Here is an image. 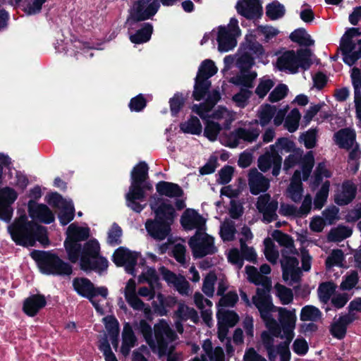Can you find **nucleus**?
<instances>
[{
  "instance_id": "obj_36",
  "label": "nucleus",
  "mask_w": 361,
  "mask_h": 361,
  "mask_svg": "<svg viewBox=\"0 0 361 361\" xmlns=\"http://www.w3.org/2000/svg\"><path fill=\"white\" fill-rule=\"evenodd\" d=\"M334 140L341 148L350 149L355 144V132L350 128L341 129L335 133Z\"/></svg>"
},
{
  "instance_id": "obj_53",
  "label": "nucleus",
  "mask_w": 361,
  "mask_h": 361,
  "mask_svg": "<svg viewBox=\"0 0 361 361\" xmlns=\"http://www.w3.org/2000/svg\"><path fill=\"white\" fill-rule=\"evenodd\" d=\"M241 87L240 92L233 96L232 100L238 107L244 108L247 105L252 92L250 87Z\"/></svg>"
},
{
  "instance_id": "obj_49",
  "label": "nucleus",
  "mask_w": 361,
  "mask_h": 361,
  "mask_svg": "<svg viewBox=\"0 0 361 361\" xmlns=\"http://www.w3.org/2000/svg\"><path fill=\"white\" fill-rule=\"evenodd\" d=\"M300 118L301 115L299 110L297 109H292L284 121V127L290 133L296 131L299 126Z\"/></svg>"
},
{
  "instance_id": "obj_64",
  "label": "nucleus",
  "mask_w": 361,
  "mask_h": 361,
  "mask_svg": "<svg viewBox=\"0 0 361 361\" xmlns=\"http://www.w3.org/2000/svg\"><path fill=\"white\" fill-rule=\"evenodd\" d=\"M238 300V295L234 291H229L220 299L218 307L219 308L232 307Z\"/></svg>"
},
{
  "instance_id": "obj_6",
  "label": "nucleus",
  "mask_w": 361,
  "mask_h": 361,
  "mask_svg": "<svg viewBox=\"0 0 361 361\" xmlns=\"http://www.w3.org/2000/svg\"><path fill=\"white\" fill-rule=\"evenodd\" d=\"M272 237L279 244L283 247L281 250V264L283 271V279L290 283L299 281L301 271L298 267L297 259L298 255L295 249L293 239L287 234L276 230L272 233Z\"/></svg>"
},
{
  "instance_id": "obj_13",
  "label": "nucleus",
  "mask_w": 361,
  "mask_h": 361,
  "mask_svg": "<svg viewBox=\"0 0 361 361\" xmlns=\"http://www.w3.org/2000/svg\"><path fill=\"white\" fill-rule=\"evenodd\" d=\"M73 286L75 290L81 296L87 298L97 312L104 314V309L99 304L100 300H97L96 297L100 295L103 300L108 296V289L105 286L95 288L94 284L87 279L76 278L73 281Z\"/></svg>"
},
{
  "instance_id": "obj_12",
  "label": "nucleus",
  "mask_w": 361,
  "mask_h": 361,
  "mask_svg": "<svg viewBox=\"0 0 361 361\" xmlns=\"http://www.w3.org/2000/svg\"><path fill=\"white\" fill-rule=\"evenodd\" d=\"M32 257L38 262L41 271L47 274L69 275L71 267L56 255L47 252H32Z\"/></svg>"
},
{
  "instance_id": "obj_34",
  "label": "nucleus",
  "mask_w": 361,
  "mask_h": 361,
  "mask_svg": "<svg viewBox=\"0 0 361 361\" xmlns=\"http://www.w3.org/2000/svg\"><path fill=\"white\" fill-rule=\"evenodd\" d=\"M220 97L219 92L217 90H213L209 93L205 103L194 104L192 106V111L199 115L202 119H204L212 107L220 99Z\"/></svg>"
},
{
  "instance_id": "obj_46",
  "label": "nucleus",
  "mask_w": 361,
  "mask_h": 361,
  "mask_svg": "<svg viewBox=\"0 0 361 361\" xmlns=\"http://www.w3.org/2000/svg\"><path fill=\"white\" fill-rule=\"evenodd\" d=\"M352 229L348 226H338L332 228L328 235V239L333 242H341L352 235Z\"/></svg>"
},
{
  "instance_id": "obj_7",
  "label": "nucleus",
  "mask_w": 361,
  "mask_h": 361,
  "mask_svg": "<svg viewBox=\"0 0 361 361\" xmlns=\"http://www.w3.org/2000/svg\"><path fill=\"white\" fill-rule=\"evenodd\" d=\"M148 166L145 161L138 163L132 170L130 174V185L126 195L127 206L135 212L140 213L145 207L146 204L141 202L145 199V189L151 190L150 183H145L148 177Z\"/></svg>"
},
{
  "instance_id": "obj_22",
  "label": "nucleus",
  "mask_w": 361,
  "mask_h": 361,
  "mask_svg": "<svg viewBox=\"0 0 361 361\" xmlns=\"http://www.w3.org/2000/svg\"><path fill=\"white\" fill-rule=\"evenodd\" d=\"M18 198L17 192L10 188L5 187L0 190V219L9 222L13 216L12 204Z\"/></svg>"
},
{
  "instance_id": "obj_60",
  "label": "nucleus",
  "mask_w": 361,
  "mask_h": 361,
  "mask_svg": "<svg viewBox=\"0 0 361 361\" xmlns=\"http://www.w3.org/2000/svg\"><path fill=\"white\" fill-rule=\"evenodd\" d=\"M275 290L276 296L279 298L282 304L288 305L293 301V294L290 288L277 283L275 286Z\"/></svg>"
},
{
  "instance_id": "obj_26",
  "label": "nucleus",
  "mask_w": 361,
  "mask_h": 361,
  "mask_svg": "<svg viewBox=\"0 0 361 361\" xmlns=\"http://www.w3.org/2000/svg\"><path fill=\"white\" fill-rule=\"evenodd\" d=\"M182 226L188 231L195 229L196 231L206 230V219L196 210L187 209L181 216Z\"/></svg>"
},
{
  "instance_id": "obj_35",
  "label": "nucleus",
  "mask_w": 361,
  "mask_h": 361,
  "mask_svg": "<svg viewBox=\"0 0 361 361\" xmlns=\"http://www.w3.org/2000/svg\"><path fill=\"white\" fill-rule=\"evenodd\" d=\"M46 299L42 295H32L28 297L23 303V310L29 316H35L46 305Z\"/></svg>"
},
{
  "instance_id": "obj_2",
  "label": "nucleus",
  "mask_w": 361,
  "mask_h": 361,
  "mask_svg": "<svg viewBox=\"0 0 361 361\" xmlns=\"http://www.w3.org/2000/svg\"><path fill=\"white\" fill-rule=\"evenodd\" d=\"M277 311L281 332L276 335L272 331H263L261 334L262 345L270 361H275L278 355L280 361H290L289 345L295 336L294 330L297 320L295 310L277 307Z\"/></svg>"
},
{
  "instance_id": "obj_24",
  "label": "nucleus",
  "mask_w": 361,
  "mask_h": 361,
  "mask_svg": "<svg viewBox=\"0 0 361 361\" xmlns=\"http://www.w3.org/2000/svg\"><path fill=\"white\" fill-rule=\"evenodd\" d=\"M257 208L263 214V221L270 223L274 221L276 217V211L279 207L278 201L273 200L269 194L260 195L257 198Z\"/></svg>"
},
{
  "instance_id": "obj_43",
  "label": "nucleus",
  "mask_w": 361,
  "mask_h": 361,
  "mask_svg": "<svg viewBox=\"0 0 361 361\" xmlns=\"http://www.w3.org/2000/svg\"><path fill=\"white\" fill-rule=\"evenodd\" d=\"M180 130L184 133L200 135L202 127L200 120L195 116H191L186 121L180 125Z\"/></svg>"
},
{
  "instance_id": "obj_58",
  "label": "nucleus",
  "mask_w": 361,
  "mask_h": 361,
  "mask_svg": "<svg viewBox=\"0 0 361 361\" xmlns=\"http://www.w3.org/2000/svg\"><path fill=\"white\" fill-rule=\"evenodd\" d=\"M336 290V286L332 282L322 283L318 288V295L322 302L326 303Z\"/></svg>"
},
{
  "instance_id": "obj_29",
  "label": "nucleus",
  "mask_w": 361,
  "mask_h": 361,
  "mask_svg": "<svg viewBox=\"0 0 361 361\" xmlns=\"http://www.w3.org/2000/svg\"><path fill=\"white\" fill-rule=\"evenodd\" d=\"M356 192L357 186L353 182L344 181L336 192L334 201L338 205H347L354 200Z\"/></svg>"
},
{
  "instance_id": "obj_44",
  "label": "nucleus",
  "mask_w": 361,
  "mask_h": 361,
  "mask_svg": "<svg viewBox=\"0 0 361 361\" xmlns=\"http://www.w3.org/2000/svg\"><path fill=\"white\" fill-rule=\"evenodd\" d=\"M241 234L244 236V238H240V240L241 251L245 255L247 260H254L256 258V253L254 249L245 245V241L251 239L252 233L249 228L245 226L242 228Z\"/></svg>"
},
{
  "instance_id": "obj_17",
  "label": "nucleus",
  "mask_w": 361,
  "mask_h": 361,
  "mask_svg": "<svg viewBox=\"0 0 361 361\" xmlns=\"http://www.w3.org/2000/svg\"><path fill=\"white\" fill-rule=\"evenodd\" d=\"M240 35L241 31L238 26V20L235 18H231L227 25L218 27L216 37L218 50L221 52H227L232 50L236 47V39Z\"/></svg>"
},
{
  "instance_id": "obj_51",
  "label": "nucleus",
  "mask_w": 361,
  "mask_h": 361,
  "mask_svg": "<svg viewBox=\"0 0 361 361\" xmlns=\"http://www.w3.org/2000/svg\"><path fill=\"white\" fill-rule=\"evenodd\" d=\"M285 7L278 1H273L266 7V14L272 20L282 18L285 14Z\"/></svg>"
},
{
  "instance_id": "obj_39",
  "label": "nucleus",
  "mask_w": 361,
  "mask_h": 361,
  "mask_svg": "<svg viewBox=\"0 0 361 361\" xmlns=\"http://www.w3.org/2000/svg\"><path fill=\"white\" fill-rule=\"evenodd\" d=\"M106 331L108 332L111 343L114 348L118 347V336L119 333V324L118 320L114 316H107L103 318Z\"/></svg>"
},
{
  "instance_id": "obj_21",
  "label": "nucleus",
  "mask_w": 361,
  "mask_h": 361,
  "mask_svg": "<svg viewBox=\"0 0 361 361\" xmlns=\"http://www.w3.org/2000/svg\"><path fill=\"white\" fill-rule=\"evenodd\" d=\"M47 201L60 209L59 219L63 226L67 225L73 219L75 209L71 200H65L59 194L54 192L49 195Z\"/></svg>"
},
{
  "instance_id": "obj_10",
  "label": "nucleus",
  "mask_w": 361,
  "mask_h": 361,
  "mask_svg": "<svg viewBox=\"0 0 361 361\" xmlns=\"http://www.w3.org/2000/svg\"><path fill=\"white\" fill-rule=\"evenodd\" d=\"M314 164V158L312 152H308L301 160L302 177L301 171H295L289 186L287 188V197L295 202L301 200L303 188L301 180H307L312 172V167Z\"/></svg>"
},
{
  "instance_id": "obj_41",
  "label": "nucleus",
  "mask_w": 361,
  "mask_h": 361,
  "mask_svg": "<svg viewBox=\"0 0 361 361\" xmlns=\"http://www.w3.org/2000/svg\"><path fill=\"white\" fill-rule=\"evenodd\" d=\"M289 37L292 42L303 47H310L314 45V41L304 28L295 30L290 33Z\"/></svg>"
},
{
  "instance_id": "obj_15",
  "label": "nucleus",
  "mask_w": 361,
  "mask_h": 361,
  "mask_svg": "<svg viewBox=\"0 0 361 361\" xmlns=\"http://www.w3.org/2000/svg\"><path fill=\"white\" fill-rule=\"evenodd\" d=\"M204 134L211 141L216 140L221 126L228 128L233 121L232 113L224 107H219L210 116L207 115Z\"/></svg>"
},
{
  "instance_id": "obj_5",
  "label": "nucleus",
  "mask_w": 361,
  "mask_h": 361,
  "mask_svg": "<svg viewBox=\"0 0 361 361\" xmlns=\"http://www.w3.org/2000/svg\"><path fill=\"white\" fill-rule=\"evenodd\" d=\"M137 329L152 351L158 354L169 352L173 347V341L177 338L176 334L164 319L159 320L154 325V334L151 326L145 320L140 321Z\"/></svg>"
},
{
  "instance_id": "obj_57",
  "label": "nucleus",
  "mask_w": 361,
  "mask_h": 361,
  "mask_svg": "<svg viewBox=\"0 0 361 361\" xmlns=\"http://www.w3.org/2000/svg\"><path fill=\"white\" fill-rule=\"evenodd\" d=\"M359 281L358 274L356 271L352 270L343 276L340 288L343 290H350L357 284Z\"/></svg>"
},
{
  "instance_id": "obj_52",
  "label": "nucleus",
  "mask_w": 361,
  "mask_h": 361,
  "mask_svg": "<svg viewBox=\"0 0 361 361\" xmlns=\"http://www.w3.org/2000/svg\"><path fill=\"white\" fill-rule=\"evenodd\" d=\"M331 172L326 168L324 162L319 163L314 171L311 185L312 187L318 186L324 178H330Z\"/></svg>"
},
{
  "instance_id": "obj_61",
  "label": "nucleus",
  "mask_w": 361,
  "mask_h": 361,
  "mask_svg": "<svg viewBox=\"0 0 361 361\" xmlns=\"http://www.w3.org/2000/svg\"><path fill=\"white\" fill-rule=\"evenodd\" d=\"M216 281V276L214 273L208 274L203 281L202 290L209 298H212L214 293V285Z\"/></svg>"
},
{
  "instance_id": "obj_23",
  "label": "nucleus",
  "mask_w": 361,
  "mask_h": 361,
  "mask_svg": "<svg viewBox=\"0 0 361 361\" xmlns=\"http://www.w3.org/2000/svg\"><path fill=\"white\" fill-rule=\"evenodd\" d=\"M138 253L124 247L116 249L113 255V262L118 267L124 266L126 271L135 275L134 267L137 263Z\"/></svg>"
},
{
  "instance_id": "obj_54",
  "label": "nucleus",
  "mask_w": 361,
  "mask_h": 361,
  "mask_svg": "<svg viewBox=\"0 0 361 361\" xmlns=\"http://www.w3.org/2000/svg\"><path fill=\"white\" fill-rule=\"evenodd\" d=\"M236 232L235 224L230 220L225 221L220 228V235L224 241H231L234 239Z\"/></svg>"
},
{
  "instance_id": "obj_4",
  "label": "nucleus",
  "mask_w": 361,
  "mask_h": 361,
  "mask_svg": "<svg viewBox=\"0 0 361 361\" xmlns=\"http://www.w3.org/2000/svg\"><path fill=\"white\" fill-rule=\"evenodd\" d=\"M12 240L23 246H33L36 241L46 245L49 243L45 227L29 221L25 214L20 215L8 226Z\"/></svg>"
},
{
  "instance_id": "obj_30",
  "label": "nucleus",
  "mask_w": 361,
  "mask_h": 361,
  "mask_svg": "<svg viewBox=\"0 0 361 361\" xmlns=\"http://www.w3.org/2000/svg\"><path fill=\"white\" fill-rule=\"evenodd\" d=\"M175 315L178 319V320L175 322V326L179 334L183 332V322L190 319L193 323H197L199 319L197 312L195 309L188 307L184 303L178 304V307L175 312Z\"/></svg>"
},
{
  "instance_id": "obj_63",
  "label": "nucleus",
  "mask_w": 361,
  "mask_h": 361,
  "mask_svg": "<svg viewBox=\"0 0 361 361\" xmlns=\"http://www.w3.org/2000/svg\"><path fill=\"white\" fill-rule=\"evenodd\" d=\"M344 260V255L341 250H334L326 260V265L328 269L334 266L341 267Z\"/></svg>"
},
{
  "instance_id": "obj_16",
  "label": "nucleus",
  "mask_w": 361,
  "mask_h": 361,
  "mask_svg": "<svg viewBox=\"0 0 361 361\" xmlns=\"http://www.w3.org/2000/svg\"><path fill=\"white\" fill-rule=\"evenodd\" d=\"M218 68L213 61L204 60L200 65L195 79L193 97L200 101L205 97L211 86L209 78L217 73Z\"/></svg>"
},
{
  "instance_id": "obj_19",
  "label": "nucleus",
  "mask_w": 361,
  "mask_h": 361,
  "mask_svg": "<svg viewBox=\"0 0 361 361\" xmlns=\"http://www.w3.org/2000/svg\"><path fill=\"white\" fill-rule=\"evenodd\" d=\"M259 135V130L252 126L241 127L235 129L229 135L221 138V142L229 147H236L242 142H252Z\"/></svg>"
},
{
  "instance_id": "obj_47",
  "label": "nucleus",
  "mask_w": 361,
  "mask_h": 361,
  "mask_svg": "<svg viewBox=\"0 0 361 361\" xmlns=\"http://www.w3.org/2000/svg\"><path fill=\"white\" fill-rule=\"evenodd\" d=\"M276 108L270 104L262 105L258 110V117L262 126H267L276 114Z\"/></svg>"
},
{
  "instance_id": "obj_59",
  "label": "nucleus",
  "mask_w": 361,
  "mask_h": 361,
  "mask_svg": "<svg viewBox=\"0 0 361 361\" xmlns=\"http://www.w3.org/2000/svg\"><path fill=\"white\" fill-rule=\"evenodd\" d=\"M293 142L284 137L278 139L275 144L269 146V149L271 150L277 152L279 154H282L283 152H289L293 149Z\"/></svg>"
},
{
  "instance_id": "obj_38",
  "label": "nucleus",
  "mask_w": 361,
  "mask_h": 361,
  "mask_svg": "<svg viewBox=\"0 0 361 361\" xmlns=\"http://www.w3.org/2000/svg\"><path fill=\"white\" fill-rule=\"evenodd\" d=\"M157 192L162 196H166L170 198L180 197L183 195V190L175 183L160 181L156 185Z\"/></svg>"
},
{
  "instance_id": "obj_37",
  "label": "nucleus",
  "mask_w": 361,
  "mask_h": 361,
  "mask_svg": "<svg viewBox=\"0 0 361 361\" xmlns=\"http://www.w3.org/2000/svg\"><path fill=\"white\" fill-rule=\"evenodd\" d=\"M136 341L137 339L131 326L128 323L126 324L122 332L121 353L124 356L128 355L131 349L135 346Z\"/></svg>"
},
{
  "instance_id": "obj_62",
  "label": "nucleus",
  "mask_w": 361,
  "mask_h": 361,
  "mask_svg": "<svg viewBox=\"0 0 361 361\" xmlns=\"http://www.w3.org/2000/svg\"><path fill=\"white\" fill-rule=\"evenodd\" d=\"M128 304L136 311H142L145 314L150 312V307L148 305L145 304L137 296V295L130 296L126 298Z\"/></svg>"
},
{
  "instance_id": "obj_8",
  "label": "nucleus",
  "mask_w": 361,
  "mask_h": 361,
  "mask_svg": "<svg viewBox=\"0 0 361 361\" xmlns=\"http://www.w3.org/2000/svg\"><path fill=\"white\" fill-rule=\"evenodd\" d=\"M312 52L309 49H299L297 51H286L280 54L276 61V67L281 71L296 73L300 68L307 70L312 64Z\"/></svg>"
},
{
  "instance_id": "obj_18",
  "label": "nucleus",
  "mask_w": 361,
  "mask_h": 361,
  "mask_svg": "<svg viewBox=\"0 0 361 361\" xmlns=\"http://www.w3.org/2000/svg\"><path fill=\"white\" fill-rule=\"evenodd\" d=\"M189 245L195 258H201L217 252L214 245V238L205 231H196L189 240Z\"/></svg>"
},
{
  "instance_id": "obj_9",
  "label": "nucleus",
  "mask_w": 361,
  "mask_h": 361,
  "mask_svg": "<svg viewBox=\"0 0 361 361\" xmlns=\"http://www.w3.org/2000/svg\"><path fill=\"white\" fill-rule=\"evenodd\" d=\"M269 286L270 285H267L262 286V288H258L256 295L252 298V303L260 312L261 317L264 322L266 327L269 331H272L274 334L279 335L281 332L279 323L271 314L274 307L269 295Z\"/></svg>"
},
{
  "instance_id": "obj_56",
  "label": "nucleus",
  "mask_w": 361,
  "mask_h": 361,
  "mask_svg": "<svg viewBox=\"0 0 361 361\" xmlns=\"http://www.w3.org/2000/svg\"><path fill=\"white\" fill-rule=\"evenodd\" d=\"M329 181L326 180L322 184L320 190L317 193L314 200V204L316 209H322V207L326 203L327 197L329 196Z\"/></svg>"
},
{
  "instance_id": "obj_45",
  "label": "nucleus",
  "mask_w": 361,
  "mask_h": 361,
  "mask_svg": "<svg viewBox=\"0 0 361 361\" xmlns=\"http://www.w3.org/2000/svg\"><path fill=\"white\" fill-rule=\"evenodd\" d=\"M218 322L227 326H233L238 322V315L233 311L219 308L217 312Z\"/></svg>"
},
{
  "instance_id": "obj_11",
  "label": "nucleus",
  "mask_w": 361,
  "mask_h": 361,
  "mask_svg": "<svg viewBox=\"0 0 361 361\" xmlns=\"http://www.w3.org/2000/svg\"><path fill=\"white\" fill-rule=\"evenodd\" d=\"M361 32L358 28H349L341 39L340 48L343 60L348 66H353L361 58Z\"/></svg>"
},
{
  "instance_id": "obj_33",
  "label": "nucleus",
  "mask_w": 361,
  "mask_h": 361,
  "mask_svg": "<svg viewBox=\"0 0 361 361\" xmlns=\"http://www.w3.org/2000/svg\"><path fill=\"white\" fill-rule=\"evenodd\" d=\"M355 319V314L351 312L341 315L338 319L335 318L330 329L333 336L338 339L343 338L345 335L348 325Z\"/></svg>"
},
{
  "instance_id": "obj_55",
  "label": "nucleus",
  "mask_w": 361,
  "mask_h": 361,
  "mask_svg": "<svg viewBox=\"0 0 361 361\" xmlns=\"http://www.w3.org/2000/svg\"><path fill=\"white\" fill-rule=\"evenodd\" d=\"M322 317L321 311L314 306L306 305L300 312V319L302 321H312L316 322Z\"/></svg>"
},
{
  "instance_id": "obj_32",
  "label": "nucleus",
  "mask_w": 361,
  "mask_h": 361,
  "mask_svg": "<svg viewBox=\"0 0 361 361\" xmlns=\"http://www.w3.org/2000/svg\"><path fill=\"white\" fill-rule=\"evenodd\" d=\"M202 348L204 353L200 357H195L192 361H225L223 349L221 347L214 348L209 339L204 341Z\"/></svg>"
},
{
  "instance_id": "obj_28",
  "label": "nucleus",
  "mask_w": 361,
  "mask_h": 361,
  "mask_svg": "<svg viewBox=\"0 0 361 361\" xmlns=\"http://www.w3.org/2000/svg\"><path fill=\"white\" fill-rule=\"evenodd\" d=\"M27 207L29 215L34 220L49 224L55 219L54 214L45 204L30 200Z\"/></svg>"
},
{
  "instance_id": "obj_27",
  "label": "nucleus",
  "mask_w": 361,
  "mask_h": 361,
  "mask_svg": "<svg viewBox=\"0 0 361 361\" xmlns=\"http://www.w3.org/2000/svg\"><path fill=\"white\" fill-rule=\"evenodd\" d=\"M235 8L238 13L247 19H257L262 15V5L260 0H239Z\"/></svg>"
},
{
  "instance_id": "obj_25",
  "label": "nucleus",
  "mask_w": 361,
  "mask_h": 361,
  "mask_svg": "<svg viewBox=\"0 0 361 361\" xmlns=\"http://www.w3.org/2000/svg\"><path fill=\"white\" fill-rule=\"evenodd\" d=\"M281 163L282 157L281 154H279L277 152L271 150L269 148L258 159L259 169L262 171L266 172L273 167L272 174L274 176H277L279 174Z\"/></svg>"
},
{
  "instance_id": "obj_14",
  "label": "nucleus",
  "mask_w": 361,
  "mask_h": 361,
  "mask_svg": "<svg viewBox=\"0 0 361 361\" xmlns=\"http://www.w3.org/2000/svg\"><path fill=\"white\" fill-rule=\"evenodd\" d=\"M254 64V57L250 54L245 51L238 54L236 66L240 73L231 78L230 82L237 86L252 87L253 82L257 77V73L250 70Z\"/></svg>"
},
{
  "instance_id": "obj_31",
  "label": "nucleus",
  "mask_w": 361,
  "mask_h": 361,
  "mask_svg": "<svg viewBox=\"0 0 361 361\" xmlns=\"http://www.w3.org/2000/svg\"><path fill=\"white\" fill-rule=\"evenodd\" d=\"M248 185L250 192L258 195L267 190L269 188V180L257 169H252L248 175Z\"/></svg>"
},
{
  "instance_id": "obj_42",
  "label": "nucleus",
  "mask_w": 361,
  "mask_h": 361,
  "mask_svg": "<svg viewBox=\"0 0 361 361\" xmlns=\"http://www.w3.org/2000/svg\"><path fill=\"white\" fill-rule=\"evenodd\" d=\"M159 305H154V310L160 316L166 315L168 307H173L176 303V299L173 296H164V295L159 293L157 295Z\"/></svg>"
},
{
  "instance_id": "obj_50",
  "label": "nucleus",
  "mask_w": 361,
  "mask_h": 361,
  "mask_svg": "<svg viewBox=\"0 0 361 361\" xmlns=\"http://www.w3.org/2000/svg\"><path fill=\"white\" fill-rule=\"evenodd\" d=\"M264 253L267 259L271 264H276L279 253L274 242L270 238H266L264 241Z\"/></svg>"
},
{
  "instance_id": "obj_48",
  "label": "nucleus",
  "mask_w": 361,
  "mask_h": 361,
  "mask_svg": "<svg viewBox=\"0 0 361 361\" xmlns=\"http://www.w3.org/2000/svg\"><path fill=\"white\" fill-rule=\"evenodd\" d=\"M245 270L247 275V279L250 282L256 285H262V286L270 285L269 279L267 277L262 276L255 267L247 266L245 267Z\"/></svg>"
},
{
  "instance_id": "obj_20",
  "label": "nucleus",
  "mask_w": 361,
  "mask_h": 361,
  "mask_svg": "<svg viewBox=\"0 0 361 361\" xmlns=\"http://www.w3.org/2000/svg\"><path fill=\"white\" fill-rule=\"evenodd\" d=\"M160 3L158 0H137L132 7L131 18L127 23L132 25L134 21L151 18L158 11Z\"/></svg>"
},
{
  "instance_id": "obj_40",
  "label": "nucleus",
  "mask_w": 361,
  "mask_h": 361,
  "mask_svg": "<svg viewBox=\"0 0 361 361\" xmlns=\"http://www.w3.org/2000/svg\"><path fill=\"white\" fill-rule=\"evenodd\" d=\"M153 27L150 23H144L135 34L130 35V39L134 44H141L149 41L151 38Z\"/></svg>"
},
{
  "instance_id": "obj_1",
  "label": "nucleus",
  "mask_w": 361,
  "mask_h": 361,
  "mask_svg": "<svg viewBox=\"0 0 361 361\" xmlns=\"http://www.w3.org/2000/svg\"><path fill=\"white\" fill-rule=\"evenodd\" d=\"M64 246L71 262H77L80 255L81 269L85 271H95L99 274L107 270L109 262L99 255L100 246L97 240H89L81 250L80 243L87 239L90 235V228L87 226L71 224L67 228Z\"/></svg>"
},
{
  "instance_id": "obj_3",
  "label": "nucleus",
  "mask_w": 361,
  "mask_h": 361,
  "mask_svg": "<svg viewBox=\"0 0 361 361\" xmlns=\"http://www.w3.org/2000/svg\"><path fill=\"white\" fill-rule=\"evenodd\" d=\"M150 207L155 214V219H149L145 222V229L154 239L164 240L170 231V224L175 216V209L168 200L153 197Z\"/></svg>"
}]
</instances>
